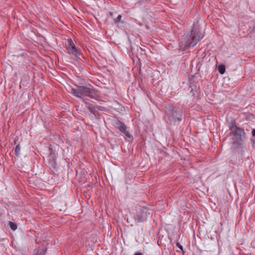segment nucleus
Instances as JSON below:
<instances>
[{
  "mask_svg": "<svg viewBox=\"0 0 255 255\" xmlns=\"http://www.w3.org/2000/svg\"><path fill=\"white\" fill-rule=\"evenodd\" d=\"M202 38L201 32L193 27L190 33H185L182 36L179 44L180 48L181 50H185L188 47H194Z\"/></svg>",
  "mask_w": 255,
  "mask_h": 255,
  "instance_id": "nucleus-1",
  "label": "nucleus"
},
{
  "mask_svg": "<svg viewBox=\"0 0 255 255\" xmlns=\"http://www.w3.org/2000/svg\"><path fill=\"white\" fill-rule=\"evenodd\" d=\"M165 119L168 120L170 124H176L179 123L183 117L182 110L171 105H167L165 107Z\"/></svg>",
  "mask_w": 255,
  "mask_h": 255,
  "instance_id": "nucleus-2",
  "label": "nucleus"
},
{
  "mask_svg": "<svg viewBox=\"0 0 255 255\" xmlns=\"http://www.w3.org/2000/svg\"><path fill=\"white\" fill-rule=\"evenodd\" d=\"M71 93L78 98L88 96L92 98L96 99L97 96L95 90L87 86H78L77 88H72Z\"/></svg>",
  "mask_w": 255,
  "mask_h": 255,
  "instance_id": "nucleus-3",
  "label": "nucleus"
},
{
  "mask_svg": "<svg viewBox=\"0 0 255 255\" xmlns=\"http://www.w3.org/2000/svg\"><path fill=\"white\" fill-rule=\"evenodd\" d=\"M230 128L232 131L233 142H237L241 141L242 137L245 134L244 130L234 125L231 126Z\"/></svg>",
  "mask_w": 255,
  "mask_h": 255,
  "instance_id": "nucleus-4",
  "label": "nucleus"
},
{
  "mask_svg": "<svg viewBox=\"0 0 255 255\" xmlns=\"http://www.w3.org/2000/svg\"><path fill=\"white\" fill-rule=\"evenodd\" d=\"M68 53L75 57H78L80 54V51L76 48L75 44L71 39H69L66 45Z\"/></svg>",
  "mask_w": 255,
  "mask_h": 255,
  "instance_id": "nucleus-5",
  "label": "nucleus"
},
{
  "mask_svg": "<svg viewBox=\"0 0 255 255\" xmlns=\"http://www.w3.org/2000/svg\"><path fill=\"white\" fill-rule=\"evenodd\" d=\"M116 128L123 133L127 137L129 138H132V135L130 134L129 132L127 130V127L124 123L119 122L117 124Z\"/></svg>",
  "mask_w": 255,
  "mask_h": 255,
  "instance_id": "nucleus-6",
  "label": "nucleus"
},
{
  "mask_svg": "<svg viewBox=\"0 0 255 255\" xmlns=\"http://www.w3.org/2000/svg\"><path fill=\"white\" fill-rule=\"evenodd\" d=\"M148 214L146 209H143L137 212L136 219L139 222H142L146 220Z\"/></svg>",
  "mask_w": 255,
  "mask_h": 255,
  "instance_id": "nucleus-7",
  "label": "nucleus"
},
{
  "mask_svg": "<svg viewBox=\"0 0 255 255\" xmlns=\"http://www.w3.org/2000/svg\"><path fill=\"white\" fill-rule=\"evenodd\" d=\"M218 71L221 74H223L225 72V66L224 65H221L218 67Z\"/></svg>",
  "mask_w": 255,
  "mask_h": 255,
  "instance_id": "nucleus-8",
  "label": "nucleus"
},
{
  "mask_svg": "<svg viewBox=\"0 0 255 255\" xmlns=\"http://www.w3.org/2000/svg\"><path fill=\"white\" fill-rule=\"evenodd\" d=\"M9 226L10 228L13 231H15L17 229V225L12 222H9Z\"/></svg>",
  "mask_w": 255,
  "mask_h": 255,
  "instance_id": "nucleus-9",
  "label": "nucleus"
},
{
  "mask_svg": "<svg viewBox=\"0 0 255 255\" xmlns=\"http://www.w3.org/2000/svg\"><path fill=\"white\" fill-rule=\"evenodd\" d=\"M20 152V147L19 144L17 145L15 148V153L16 156H19Z\"/></svg>",
  "mask_w": 255,
  "mask_h": 255,
  "instance_id": "nucleus-10",
  "label": "nucleus"
},
{
  "mask_svg": "<svg viewBox=\"0 0 255 255\" xmlns=\"http://www.w3.org/2000/svg\"><path fill=\"white\" fill-rule=\"evenodd\" d=\"M122 15H119L116 18L114 19V22L116 24H118L121 21Z\"/></svg>",
  "mask_w": 255,
  "mask_h": 255,
  "instance_id": "nucleus-11",
  "label": "nucleus"
},
{
  "mask_svg": "<svg viewBox=\"0 0 255 255\" xmlns=\"http://www.w3.org/2000/svg\"><path fill=\"white\" fill-rule=\"evenodd\" d=\"M46 249H44L42 251H39V250H37V253L36 255H44L46 253Z\"/></svg>",
  "mask_w": 255,
  "mask_h": 255,
  "instance_id": "nucleus-12",
  "label": "nucleus"
},
{
  "mask_svg": "<svg viewBox=\"0 0 255 255\" xmlns=\"http://www.w3.org/2000/svg\"><path fill=\"white\" fill-rule=\"evenodd\" d=\"M55 154L54 153H51V155H50V157L51 158H52L53 159V161H51V164L54 167L55 166V159H54V157H55Z\"/></svg>",
  "mask_w": 255,
  "mask_h": 255,
  "instance_id": "nucleus-13",
  "label": "nucleus"
},
{
  "mask_svg": "<svg viewBox=\"0 0 255 255\" xmlns=\"http://www.w3.org/2000/svg\"><path fill=\"white\" fill-rule=\"evenodd\" d=\"M176 247L180 249L182 251L183 254L184 253L182 246H181L179 243H176Z\"/></svg>",
  "mask_w": 255,
  "mask_h": 255,
  "instance_id": "nucleus-14",
  "label": "nucleus"
},
{
  "mask_svg": "<svg viewBox=\"0 0 255 255\" xmlns=\"http://www.w3.org/2000/svg\"><path fill=\"white\" fill-rule=\"evenodd\" d=\"M252 135L255 136V129H253L252 130Z\"/></svg>",
  "mask_w": 255,
  "mask_h": 255,
  "instance_id": "nucleus-15",
  "label": "nucleus"
},
{
  "mask_svg": "<svg viewBox=\"0 0 255 255\" xmlns=\"http://www.w3.org/2000/svg\"><path fill=\"white\" fill-rule=\"evenodd\" d=\"M134 255H142V254L139 253H136L134 254Z\"/></svg>",
  "mask_w": 255,
  "mask_h": 255,
  "instance_id": "nucleus-16",
  "label": "nucleus"
}]
</instances>
